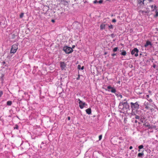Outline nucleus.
Here are the masks:
<instances>
[{
    "label": "nucleus",
    "mask_w": 158,
    "mask_h": 158,
    "mask_svg": "<svg viewBox=\"0 0 158 158\" xmlns=\"http://www.w3.org/2000/svg\"><path fill=\"white\" fill-rule=\"evenodd\" d=\"M148 92H149V93H150L151 92V91H148Z\"/></svg>",
    "instance_id": "nucleus-50"
},
{
    "label": "nucleus",
    "mask_w": 158,
    "mask_h": 158,
    "mask_svg": "<svg viewBox=\"0 0 158 158\" xmlns=\"http://www.w3.org/2000/svg\"><path fill=\"white\" fill-rule=\"evenodd\" d=\"M118 97H119L120 98H122L123 97L122 95L120 94H119Z\"/></svg>",
    "instance_id": "nucleus-35"
},
{
    "label": "nucleus",
    "mask_w": 158,
    "mask_h": 158,
    "mask_svg": "<svg viewBox=\"0 0 158 158\" xmlns=\"http://www.w3.org/2000/svg\"><path fill=\"white\" fill-rule=\"evenodd\" d=\"M156 107V106L154 105V108H155V107Z\"/></svg>",
    "instance_id": "nucleus-51"
},
{
    "label": "nucleus",
    "mask_w": 158,
    "mask_h": 158,
    "mask_svg": "<svg viewBox=\"0 0 158 158\" xmlns=\"http://www.w3.org/2000/svg\"><path fill=\"white\" fill-rule=\"evenodd\" d=\"M145 126L147 127H148L149 129H152V128H155L156 127L155 126H153V127H152V126H151L149 124H147L146 125L145 124Z\"/></svg>",
    "instance_id": "nucleus-14"
},
{
    "label": "nucleus",
    "mask_w": 158,
    "mask_h": 158,
    "mask_svg": "<svg viewBox=\"0 0 158 158\" xmlns=\"http://www.w3.org/2000/svg\"><path fill=\"white\" fill-rule=\"evenodd\" d=\"M61 3L62 4H63L66 6H67L68 5V2L64 0H61Z\"/></svg>",
    "instance_id": "nucleus-10"
},
{
    "label": "nucleus",
    "mask_w": 158,
    "mask_h": 158,
    "mask_svg": "<svg viewBox=\"0 0 158 158\" xmlns=\"http://www.w3.org/2000/svg\"><path fill=\"white\" fill-rule=\"evenodd\" d=\"M143 146L142 145H140L139 146V147H138V148L139 149V150H138V151L139 152H140V149H141L143 148Z\"/></svg>",
    "instance_id": "nucleus-19"
},
{
    "label": "nucleus",
    "mask_w": 158,
    "mask_h": 158,
    "mask_svg": "<svg viewBox=\"0 0 158 158\" xmlns=\"http://www.w3.org/2000/svg\"><path fill=\"white\" fill-rule=\"evenodd\" d=\"M109 28L110 29H113V26L112 25H110L109 26Z\"/></svg>",
    "instance_id": "nucleus-23"
},
{
    "label": "nucleus",
    "mask_w": 158,
    "mask_h": 158,
    "mask_svg": "<svg viewBox=\"0 0 158 158\" xmlns=\"http://www.w3.org/2000/svg\"><path fill=\"white\" fill-rule=\"evenodd\" d=\"M122 55L123 56H125L126 55V52L125 51H123L121 53Z\"/></svg>",
    "instance_id": "nucleus-18"
},
{
    "label": "nucleus",
    "mask_w": 158,
    "mask_h": 158,
    "mask_svg": "<svg viewBox=\"0 0 158 158\" xmlns=\"http://www.w3.org/2000/svg\"><path fill=\"white\" fill-rule=\"evenodd\" d=\"M137 121L136 120L135 121V123H137Z\"/></svg>",
    "instance_id": "nucleus-47"
},
{
    "label": "nucleus",
    "mask_w": 158,
    "mask_h": 158,
    "mask_svg": "<svg viewBox=\"0 0 158 158\" xmlns=\"http://www.w3.org/2000/svg\"><path fill=\"white\" fill-rule=\"evenodd\" d=\"M80 75L79 74L78 75V77L77 78V80H78L80 79Z\"/></svg>",
    "instance_id": "nucleus-34"
},
{
    "label": "nucleus",
    "mask_w": 158,
    "mask_h": 158,
    "mask_svg": "<svg viewBox=\"0 0 158 158\" xmlns=\"http://www.w3.org/2000/svg\"><path fill=\"white\" fill-rule=\"evenodd\" d=\"M81 66L80 65H78V69H81Z\"/></svg>",
    "instance_id": "nucleus-33"
},
{
    "label": "nucleus",
    "mask_w": 158,
    "mask_h": 158,
    "mask_svg": "<svg viewBox=\"0 0 158 158\" xmlns=\"http://www.w3.org/2000/svg\"><path fill=\"white\" fill-rule=\"evenodd\" d=\"M154 9L155 10V13H156V14L155 15L154 17H157V16H158V12L157 10H156L157 7L156 6H155L154 7Z\"/></svg>",
    "instance_id": "nucleus-12"
},
{
    "label": "nucleus",
    "mask_w": 158,
    "mask_h": 158,
    "mask_svg": "<svg viewBox=\"0 0 158 158\" xmlns=\"http://www.w3.org/2000/svg\"><path fill=\"white\" fill-rule=\"evenodd\" d=\"M84 69V66H83L81 68V70H83Z\"/></svg>",
    "instance_id": "nucleus-41"
},
{
    "label": "nucleus",
    "mask_w": 158,
    "mask_h": 158,
    "mask_svg": "<svg viewBox=\"0 0 158 158\" xmlns=\"http://www.w3.org/2000/svg\"><path fill=\"white\" fill-rule=\"evenodd\" d=\"M12 104V102L10 101H9L7 102V105L8 106H11Z\"/></svg>",
    "instance_id": "nucleus-17"
},
{
    "label": "nucleus",
    "mask_w": 158,
    "mask_h": 158,
    "mask_svg": "<svg viewBox=\"0 0 158 158\" xmlns=\"http://www.w3.org/2000/svg\"><path fill=\"white\" fill-rule=\"evenodd\" d=\"M148 46H152V44H151V43L150 42L147 41L146 44L144 45V46L145 47L147 48Z\"/></svg>",
    "instance_id": "nucleus-9"
},
{
    "label": "nucleus",
    "mask_w": 158,
    "mask_h": 158,
    "mask_svg": "<svg viewBox=\"0 0 158 158\" xmlns=\"http://www.w3.org/2000/svg\"><path fill=\"white\" fill-rule=\"evenodd\" d=\"M105 24H103V23L100 26V29L101 30H102L103 29H105Z\"/></svg>",
    "instance_id": "nucleus-15"
},
{
    "label": "nucleus",
    "mask_w": 158,
    "mask_h": 158,
    "mask_svg": "<svg viewBox=\"0 0 158 158\" xmlns=\"http://www.w3.org/2000/svg\"><path fill=\"white\" fill-rule=\"evenodd\" d=\"M78 100L79 101V107L81 109L83 108L85 106H87V104L85 102H82L80 99H78Z\"/></svg>",
    "instance_id": "nucleus-5"
},
{
    "label": "nucleus",
    "mask_w": 158,
    "mask_h": 158,
    "mask_svg": "<svg viewBox=\"0 0 158 158\" xmlns=\"http://www.w3.org/2000/svg\"><path fill=\"white\" fill-rule=\"evenodd\" d=\"M103 2V1L102 0H100L98 2V3L99 4H101Z\"/></svg>",
    "instance_id": "nucleus-28"
},
{
    "label": "nucleus",
    "mask_w": 158,
    "mask_h": 158,
    "mask_svg": "<svg viewBox=\"0 0 158 158\" xmlns=\"http://www.w3.org/2000/svg\"><path fill=\"white\" fill-rule=\"evenodd\" d=\"M151 7H152V8H153V5H152V6H151Z\"/></svg>",
    "instance_id": "nucleus-48"
},
{
    "label": "nucleus",
    "mask_w": 158,
    "mask_h": 158,
    "mask_svg": "<svg viewBox=\"0 0 158 158\" xmlns=\"http://www.w3.org/2000/svg\"><path fill=\"white\" fill-rule=\"evenodd\" d=\"M131 108L132 111L137 110L139 108V102H136L135 103L131 102L130 103Z\"/></svg>",
    "instance_id": "nucleus-2"
},
{
    "label": "nucleus",
    "mask_w": 158,
    "mask_h": 158,
    "mask_svg": "<svg viewBox=\"0 0 158 158\" xmlns=\"http://www.w3.org/2000/svg\"><path fill=\"white\" fill-rule=\"evenodd\" d=\"M144 153L143 152L142 153H139L138 154V157H142Z\"/></svg>",
    "instance_id": "nucleus-16"
},
{
    "label": "nucleus",
    "mask_w": 158,
    "mask_h": 158,
    "mask_svg": "<svg viewBox=\"0 0 158 158\" xmlns=\"http://www.w3.org/2000/svg\"><path fill=\"white\" fill-rule=\"evenodd\" d=\"M85 111L87 114H90L91 113V110L90 108L87 109Z\"/></svg>",
    "instance_id": "nucleus-13"
},
{
    "label": "nucleus",
    "mask_w": 158,
    "mask_h": 158,
    "mask_svg": "<svg viewBox=\"0 0 158 158\" xmlns=\"http://www.w3.org/2000/svg\"><path fill=\"white\" fill-rule=\"evenodd\" d=\"M119 95V94H116V96H117L118 97Z\"/></svg>",
    "instance_id": "nucleus-43"
},
{
    "label": "nucleus",
    "mask_w": 158,
    "mask_h": 158,
    "mask_svg": "<svg viewBox=\"0 0 158 158\" xmlns=\"http://www.w3.org/2000/svg\"><path fill=\"white\" fill-rule=\"evenodd\" d=\"M102 135H100L99 136V140H101L102 139Z\"/></svg>",
    "instance_id": "nucleus-27"
},
{
    "label": "nucleus",
    "mask_w": 158,
    "mask_h": 158,
    "mask_svg": "<svg viewBox=\"0 0 158 158\" xmlns=\"http://www.w3.org/2000/svg\"><path fill=\"white\" fill-rule=\"evenodd\" d=\"M148 104L147 103L145 105V108L147 110L149 109L150 108L148 106Z\"/></svg>",
    "instance_id": "nucleus-20"
},
{
    "label": "nucleus",
    "mask_w": 158,
    "mask_h": 158,
    "mask_svg": "<svg viewBox=\"0 0 158 158\" xmlns=\"http://www.w3.org/2000/svg\"><path fill=\"white\" fill-rule=\"evenodd\" d=\"M139 52L138 50L136 48H134L133 50L131 52V54L132 55H133L135 54V56H138V52Z\"/></svg>",
    "instance_id": "nucleus-6"
},
{
    "label": "nucleus",
    "mask_w": 158,
    "mask_h": 158,
    "mask_svg": "<svg viewBox=\"0 0 158 158\" xmlns=\"http://www.w3.org/2000/svg\"><path fill=\"white\" fill-rule=\"evenodd\" d=\"M9 37L11 39H14L15 38V37H17V35L14 34L12 33L10 35Z\"/></svg>",
    "instance_id": "nucleus-11"
},
{
    "label": "nucleus",
    "mask_w": 158,
    "mask_h": 158,
    "mask_svg": "<svg viewBox=\"0 0 158 158\" xmlns=\"http://www.w3.org/2000/svg\"><path fill=\"white\" fill-rule=\"evenodd\" d=\"M124 101H125V102L127 101H126V99H124Z\"/></svg>",
    "instance_id": "nucleus-49"
},
{
    "label": "nucleus",
    "mask_w": 158,
    "mask_h": 158,
    "mask_svg": "<svg viewBox=\"0 0 158 158\" xmlns=\"http://www.w3.org/2000/svg\"><path fill=\"white\" fill-rule=\"evenodd\" d=\"M66 64L64 62H61L60 63V66L61 69L62 70H65Z\"/></svg>",
    "instance_id": "nucleus-7"
},
{
    "label": "nucleus",
    "mask_w": 158,
    "mask_h": 158,
    "mask_svg": "<svg viewBox=\"0 0 158 158\" xmlns=\"http://www.w3.org/2000/svg\"><path fill=\"white\" fill-rule=\"evenodd\" d=\"M112 22L113 23H115L116 22V20L115 19H114L112 20Z\"/></svg>",
    "instance_id": "nucleus-31"
},
{
    "label": "nucleus",
    "mask_w": 158,
    "mask_h": 158,
    "mask_svg": "<svg viewBox=\"0 0 158 158\" xmlns=\"http://www.w3.org/2000/svg\"><path fill=\"white\" fill-rule=\"evenodd\" d=\"M148 1L149 2H152L153 1V0H148Z\"/></svg>",
    "instance_id": "nucleus-42"
},
{
    "label": "nucleus",
    "mask_w": 158,
    "mask_h": 158,
    "mask_svg": "<svg viewBox=\"0 0 158 158\" xmlns=\"http://www.w3.org/2000/svg\"><path fill=\"white\" fill-rule=\"evenodd\" d=\"M63 50L66 54L71 53L73 51L72 48L67 46L64 47L63 48Z\"/></svg>",
    "instance_id": "nucleus-3"
},
{
    "label": "nucleus",
    "mask_w": 158,
    "mask_h": 158,
    "mask_svg": "<svg viewBox=\"0 0 158 158\" xmlns=\"http://www.w3.org/2000/svg\"><path fill=\"white\" fill-rule=\"evenodd\" d=\"M98 3V2L96 0H95L94 2V4H96V3Z\"/></svg>",
    "instance_id": "nucleus-29"
},
{
    "label": "nucleus",
    "mask_w": 158,
    "mask_h": 158,
    "mask_svg": "<svg viewBox=\"0 0 158 158\" xmlns=\"http://www.w3.org/2000/svg\"><path fill=\"white\" fill-rule=\"evenodd\" d=\"M132 148V146H131L130 147L129 149L131 150Z\"/></svg>",
    "instance_id": "nucleus-40"
},
{
    "label": "nucleus",
    "mask_w": 158,
    "mask_h": 158,
    "mask_svg": "<svg viewBox=\"0 0 158 158\" xmlns=\"http://www.w3.org/2000/svg\"><path fill=\"white\" fill-rule=\"evenodd\" d=\"M118 49V47L115 48H114V49L113 50V52H116L117 50Z\"/></svg>",
    "instance_id": "nucleus-22"
},
{
    "label": "nucleus",
    "mask_w": 158,
    "mask_h": 158,
    "mask_svg": "<svg viewBox=\"0 0 158 158\" xmlns=\"http://www.w3.org/2000/svg\"><path fill=\"white\" fill-rule=\"evenodd\" d=\"M106 54H107V52H105L104 53V54L105 55H106Z\"/></svg>",
    "instance_id": "nucleus-46"
},
{
    "label": "nucleus",
    "mask_w": 158,
    "mask_h": 158,
    "mask_svg": "<svg viewBox=\"0 0 158 158\" xmlns=\"http://www.w3.org/2000/svg\"><path fill=\"white\" fill-rule=\"evenodd\" d=\"M74 47H75V46H74H74H72V49H73V48H74Z\"/></svg>",
    "instance_id": "nucleus-45"
},
{
    "label": "nucleus",
    "mask_w": 158,
    "mask_h": 158,
    "mask_svg": "<svg viewBox=\"0 0 158 158\" xmlns=\"http://www.w3.org/2000/svg\"><path fill=\"white\" fill-rule=\"evenodd\" d=\"M119 108L121 110V112L126 114L128 110H129V106L127 101L122 102L119 103Z\"/></svg>",
    "instance_id": "nucleus-1"
},
{
    "label": "nucleus",
    "mask_w": 158,
    "mask_h": 158,
    "mask_svg": "<svg viewBox=\"0 0 158 158\" xmlns=\"http://www.w3.org/2000/svg\"><path fill=\"white\" fill-rule=\"evenodd\" d=\"M3 94V92L2 91L0 92V97H1Z\"/></svg>",
    "instance_id": "nucleus-26"
},
{
    "label": "nucleus",
    "mask_w": 158,
    "mask_h": 158,
    "mask_svg": "<svg viewBox=\"0 0 158 158\" xmlns=\"http://www.w3.org/2000/svg\"><path fill=\"white\" fill-rule=\"evenodd\" d=\"M68 119L69 120H70V117L69 116L68 117Z\"/></svg>",
    "instance_id": "nucleus-39"
},
{
    "label": "nucleus",
    "mask_w": 158,
    "mask_h": 158,
    "mask_svg": "<svg viewBox=\"0 0 158 158\" xmlns=\"http://www.w3.org/2000/svg\"><path fill=\"white\" fill-rule=\"evenodd\" d=\"M150 102H152V99H149L148 100Z\"/></svg>",
    "instance_id": "nucleus-30"
},
{
    "label": "nucleus",
    "mask_w": 158,
    "mask_h": 158,
    "mask_svg": "<svg viewBox=\"0 0 158 158\" xmlns=\"http://www.w3.org/2000/svg\"><path fill=\"white\" fill-rule=\"evenodd\" d=\"M156 66V65L155 64L153 66V67L154 68H155Z\"/></svg>",
    "instance_id": "nucleus-44"
},
{
    "label": "nucleus",
    "mask_w": 158,
    "mask_h": 158,
    "mask_svg": "<svg viewBox=\"0 0 158 158\" xmlns=\"http://www.w3.org/2000/svg\"><path fill=\"white\" fill-rule=\"evenodd\" d=\"M135 118L136 119H139L140 118L139 117L138 115H136L135 117Z\"/></svg>",
    "instance_id": "nucleus-25"
},
{
    "label": "nucleus",
    "mask_w": 158,
    "mask_h": 158,
    "mask_svg": "<svg viewBox=\"0 0 158 158\" xmlns=\"http://www.w3.org/2000/svg\"><path fill=\"white\" fill-rule=\"evenodd\" d=\"M146 97H147V100H148L149 98V95H146Z\"/></svg>",
    "instance_id": "nucleus-32"
},
{
    "label": "nucleus",
    "mask_w": 158,
    "mask_h": 158,
    "mask_svg": "<svg viewBox=\"0 0 158 158\" xmlns=\"http://www.w3.org/2000/svg\"><path fill=\"white\" fill-rule=\"evenodd\" d=\"M150 110L151 111V112H152L154 110V109L153 108H151Z\"/></svg>",
    "instance_id": "nucleus-38"
},
{
    "label": "nucleus",
    "mask_w": 158,
    "mask_h": 158,
    "mask_svg": "<svg viewBox=\"0 0 158 158\" xmlns=\"http://www.w3.org/2000/svg\"><path fill=\"white\" fill-rule=\"evenodd\" d=\"M116 55V54H115V53H113V54H112L111 56H115Z\"/></svg>",
    "instance_id": "nucleus-36"
},
{
    "label": "nucleus",
    "mask_w": 158,
    "mask_h": 158,
    "mask_svg": "<svg viewBox=\"0 0 158 158\" xmlns=\"http://www.w3.org/2000/svg\"><path fill=\"white\" fill-rule=\"evenodd\" d=\"M23 15H24V13H22L20 14V15L19 16V17H20V18H22L23 17Z\"/></svg>",
    "instance_id": "nucleus-21"
},
{
    "label": "nucleus",
    "mask_w": 158,
    "mask_h": 158,
    "mask_svg": "<svg viewBox=\"0 0 158 158\" xmlns=\"http://www.w3.org/2000/svg\"><path fill=\"white\" fill-rule=\"evenodd\" d=\"M18 128H19L18 126L17 125H15V126L14 127V129H18Z\"/></svg>",
    "instance_id": "nucleus-24"
},
{
    "label": "nucleus",
    "mask_w": 158,
    "mask_h": 158,
    "mask_svg": "<svg viewBox=\"0 0 158 158\" xmlns=\"http://www.w3.org/2000/svg\"><path fill=\"white\" fill-rule=\"evenodd\" d=\"M107 88L108 89H111V90L110 91L112 93H114L116 92V89L112 87H111L110 86H107Z\"/></svg>",
    "instance_id": "nucleus-8"
},
{
    "label": "nucleus",
    "mask_w": 158,
    "mask_h": 158,
    "mask_svg": "<svg viewBox=\"0 0 158 158\" xmlns=\"http://www.w3.org/2000/svg\"><path fill=\"white\" fill-rule=\"evenodd\" d=\"M51 21L52 22V23H54L55 22V20H54V19H52V20H51Z\"/></svg>",
    "instance_id": "nucleus-37"
},
{
    "label": "nucleus",
    "mask_w": 158,
    "mask_h": 158,
    "mask_svg": "<svg viewBox=\"0 0 158 158\" xmlns=\"http://www.w3.org/2000/svg\"><path fill=\"white\" fill-rule=\"evenodd\" d=\"M18 48V45L14 44L12 45L10 50V53H15Z\"/></svg>",
    "instance_id": "nucleus-4"
}]
</instances>
